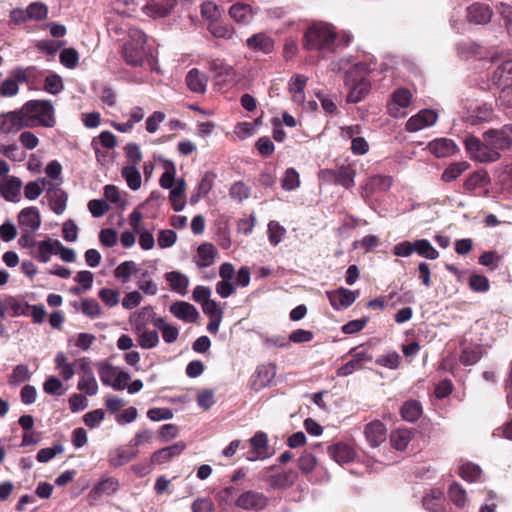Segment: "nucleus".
<instances>
[{
    "label": "nucleus",
    "mask_w": 512,
    "mask_h": 512,
    "mask_svg": "<svg viewBox=\"0 0 512 512\" xmlns=\"http://www.w3.org/2000/svg\"><path fill=\"white\" fill-rule=\"evenodd\" d=\"M304 47L307 50H318L326 53L334 52L338 47V35L329 24H313L305 32Z\"/></svg>",
    "instance_id": "1"
},
{
    "label": "nucleus",
    "mask_w": 512,
    "mask_h": 512,
    "mask_svg": "<svg viewBox=\"0 0 512 512\" xmlns=\"http://www.w3.org/2000/svg\"><path fill=\"white\" fill-rule=\"evenodd\" d=\"M60 182L54 184L46 178H39L34 181V199H36L43 191H46L45 198L49 208L57 215L62 214L66 209L67 194L59 188Z\"/></svg>",
    "instance_id": "2"
},
{
    "label": "nucleus",
    "mask_w": 512,
    "mask_h": 512,
    "mask_svg": "<svg viewBox=\"0 0 512 512\" xmlns=\"http://www.w3.org/2000/svg\"><path fill=\"white\" fill-rule=\"evenodd\" d=\"M32 125V100L27 101L22 109L0 115V131L6 134L17 133Z\"/></svg>",
    "instance_id": "3"
},
{
    "label": "nucleus",
    "mask_w": 512,
    "mask_h": 512,
    "mask_svg": "<svg viewBox=\"0 0 512 512\" xmlns=\"http://www.w3.org/2000/svg\"><path fill=\"white\" fill-rule=\"evenodd\" d=\"M356 170L351 165H342L335 169H322L318 173L321 182L340 185L351 189L355 185Z\"/></svg>",
    "instance_id": "4"
},
{
    "label": "nucleus",
    "mask_w": 512,
    "mask_h": 512,
    "mask_svg": "<svg viewBox=\"0 0 512 512\" xmlns=\"http://www.w3.org/2000/svg\"><path fill=\"white\" fill-rule=\"evenodd\" d=\"M467 152L470 157L478 162H495L500 158V153L493 149L486 142L480 141V139L469 136L464 141Z\"/></svg>",
    "instance_id": "5"
},
{
    "label": "nucleus",
    "mask_w": 512,
    "mask_h": 512,
    "mask_svg": "<svg viewBox=\"0 0 512 512\" xmlns=\"http://www.w3.org/2000/svg\"><path fill=\"white\" fill-rule=\"evenodd\" d=\"M75 365L82 374L77 384L78 390L83 392L86 396L96 395L98 392V384L91 367V360L87 357H82L75 361Z\"/></svg>",
    "instance_id": "6"
},
{
    "label": "nucleus",
    "mask_w": 512,
    "mask_h": 512,
    "mask_svg": "<svg viewBox=\"0 0 512 512\" xmlns=\"http://www.w3.org/2000/svg\"><path fill=\"white\" fill-rule=\"evenodd\" d=\"M263 477L273 489H287L294 484L298 474L292 469L277 471L271 466L265 469Z\"/></svg>",
    "instance_id": "7"
},
{
    "label": "nucleus",
    "mask_w": 512,
    "mask_h": 512,
    "mask_svg": "<svg viewBox=\"0 0 512 512\" xmlns=\"http://www.w3.org/2000/svg\"><path fill=\"white\" fill-rule=\"evenodd\" d=\"M119 488L120 482L117 478L103 475L89 491L88 500L94 504L103 496H113Z\"/></svg>",
    "instance_id": "8"
},
{
    "label": "nucleus",
    "mask_w": 512,
    "mask_h": 512,
    "mask_svg": "<svg viewBox=\"0 0 512 512\" xmlns=\"http://www.w3.org/2000/svg\"><path fill=\"white\" fill-rule=\"evenodd\" d=\"M269 499L261 492L248 490L241 493L235 501V505L243 510L261 511L267 507Z\"/></svg>",
    "instance_id": "9"
},
{
    "label": "nucleus",
    "mask_w": 512,
    "mask_h": 512,
    "mask_svg": "<svg viewBox=\"0 0 512 512\" xmlns=\"http://www.w3.org/2000/svg\"><path fill=\"white\" fill-rule=\"evenodd\" d=\"M56 124L55 108L50 100H34V126L52 128Z\"/></svg>",
    "instance_id": "10"
},
{
    "label": "nucleus",
    "mask_w": 512,
    "mask_h": 512,
    "mask_svg": "<svg viewBox=\"0 0 512 512\" xmlns=\"http://www.w3.org/2000/svg\"><path fill=\"white\" fill-rule=\"evenodd\" d=\"M351 359L339 367L336 371L337 376H349L355 371L361 370L365 362L372 361V356L363 348H353L350 350Z\"/></svg>",
    "instance_id": "11"
},
{
    "label": "nucleus",
    "mask_w": 512,
    "mask_h": 512,
    "mask_svg": "<svg viewBox=\"0 0 512 512\" xmlns=\"http://www.w3.org/2000/svg\"><path fill=\"white\" fill-rule=\"evenodd\" d=\"M359 291H352L344 287L327 291L326 295L333 309L340 311L351 306L359 296Z\"/></svg>",
    "instance_id": "12"
},
{
    "label": "nucleus",
    "mask_w": 512,
    "mask_h": 512,
    "mask_svg": "<svg viewBox=\"0 0 512 512\" xmlns=\"http://www.w3.org/2000/svg\"><path fill=\"white\" fill-rule=\"evenodd\" d=\"M484 141L493 149L503 150L512 145V126H504L501 130H489L483 135Z\"/></svg>",
    "instance_id": "13"
},
{
    "label": "nucleus",
    "mask_w": 512,
    "mask_h": 512,
    "mask_svg": "<svg viewBox=\"0 0 512 512\" xmlns=\"http://www.w3.org/2000/svg\"><path fill=\"white\" fill-rule=\"evenodd\" d=\"M412 102V94L406 88L396 89L392 95L391 100L387 105L388 113L394 118L403 117L404 113L401 109L407 108Z\"/></svg>",
    "instance_id": "14"
},
{
    "label": "nucleus",
    "mask_w": 512,
    "mask_h": 512,
    "mask_svg": "<svg viewBox=\"0 0 512 512\" xmlns=\"http://www.w3.org/2000/svg\"><path fill=\"white\" fill-rule=\"evenodd\" d=\"M276 376V365L264 363L257 367L251 379V388L255 391L269 386Z\"/></svg>",
    "instance_id": "15"
},
{
    "label": "nucleus",
    "mask_w": 512,
    "mask_h": 512,
    "mask_svg": "<svg viewBox=\"0 0 512 512\" xmlns=\"http://www.w3.org/2000/svg\"><path fill=\"white\" fill-rule=\"evenodd\" d=\"M437 119L438 115L434 110L422 109L408 119L406 123V130L408 132H418L424 128L434 125Z\"/></svg>",
    "instance_id": "16"
},
{
    "label": "nucleus",
    "mask_w": 512,
    "mask_h": 512,
    "mask_svg": "<svg viewBox=\"0 0 512 512\" xmlns=\"http://www.w3.org/2000/svg\"><path fill=\"white\" fill-rule=\"evenodd\" d=\"M492 82L498 87H503L499 98L503 99L510 93L508 83L512 82V60L501 63L493 72Z\"/></svg>",
    "instance_id": "17"
},
{
    "label": "nucleus",
    "mask_w": 512,
    "mask_h": 512,
    "mask_svg": "<svg viewBox=\"0 0 512 512\" xmlns=\"http://www.w3.org/2000/svg\"><path fill=\"white\" fill-rule=\"evenodd\" d=\"M21 236L18 243L21 247L32 246V207L24 208L18 216Z\"/></svg>",
    "instance_id": "18"
},
{
    "label": "nucleus",
    "mask_w": 512,
    "mask_h": 512,
    "mask_svg": "<svg viewBox=\"0 0 512 512\" xmlns=\"http://www.w3.org/2000/svg\"><path fill=\"white\" fill-rule=\"evenodd\" d=\"M329 456L339 465L352 462L355 459V450L347 443L337 442L327 449Z\"/></svg>",
    "instance_id": "19"
},
{
    "label": "nucleus",
    "mask_w": 512,
    "mask_h": 512,
    "mask_svg": "<svg viewBox=\"0 0 512 512\" xmlns=\"http://www.w3.org/2000/svg\"><path fill=\"white\" fill-rule=\"evenodd\" d=\"M185 448H186L185 442H183V441L176 442L173 445L156 450L151 455V461H152V463H155L158 465L168 463L173 458L182 454V452L185 450Z\"/></svg>",
    "instance_id": "20"
},
{
    "label": "nucleus",
    "mask_w": 512,
    "mask_h": 512,
    "mask_svg": "<svg viewBox=\"0 0 512 512\" xmlns=\"http://www.w3.org/2000/svg\"><path fill=\"white\" fill-rule=\"evenodd\" d=\"M493 12L484 3H474L467 8V18L470 23L484 25L491 21Z\"/></svg>",
    "instance_id": "21"
},
{
    "label": "nucleus",
    "mask_w": 512,
    "mask_h": 512,
    "mask_svg": "<svg viewBox=\"0 0 512 512\" xmlns=\"http://www.w3.org/2000/svg\"><path fill=\"white\" fill-rule=\"evenodd\" d=\"M187 87L194 93L203 94L206 92L208 76L197 68L188 71L185 78Z\"/></svg>",
    "instance_id": "22"
},
{
    "label": "nucleus",
    "mask_w": 512,
    "mask_h": 512,
    "mask_svg": "<svg viewBox=\"0 0 512 512\" xmlns=\"http://www.w3.org/2000/svg\"><path fill=\"white\" fill-rule=\"evenodd\" d=\"M350 73L347 75V84L350 86V91L347 94L348 103L360 102L369 92L370 83L367 79L361 78L355 83H351Z\"/></svg>",
    "instance_id": "23"
},
{
    "label": "nucleus",
    "mask_w": 512,
    "mask_h": 512,
    "mask_svg": "<svg viewBox=\"0 0 512 512\" xmlns=\"http://www.w3.org/2000/svg\"><path fill=\"white\" fill-rule=\"evenodd\" d=\"M146 56L145 45H135L132 42H125L123 45V57L127 64L139 66Z\"/></svg>",
    "instance_id": "24"
},
{
    "label": "nucleus",
    "mask_w": 512,
    "mask_h": 512,
    "mask_svg": "<svg viewBox=\"0 0 512 512\" xmlns=\"http://www.w3.org/2000/svg\"><path fill=\"white\" fill-rule=\"evenodd\" d=\"M170 312L185 322H194L199 316L197 309L190 303L178 301L170 306Z\"/></svg>",
    "instance_id": "25"
},
{
    "label": "nucleus",
    "mask_w": 512,
    "mask_h": 512,
    "mask_svg": "<svg viewBox=\"0 0 512 512\" xmlns=\"http://www.w3.org/2000/svg\"><path fill=\"white\" fill-rule=\"evenodd\" d=\"M429 151L438 158H444L453 155L457 151V146L453 140L439 138L428 144Z\"/></svg>",
    "instance_id": "26"
},
{
    "label": "nucleus",
    "mask_w": 512,
    "mask_h": 512,
    "mask_svg": "<svg viewBox=\"0 0 512 512\" xmlns=\"http://www.w3.org/2000/svg\"><path fill=\"white\" fill-rule=\"evenodd\" d=\"M308 78L301 74H296L291 77L288 84V89L292 95V99L296 104L305 103V87Z\"/></svg>",
    "instance_id": "27"
},
{
    "label": "nucleus",
    "mask_w": 512,
    "mask_h": 512,
    "mask_svg": "<svg viewBox=\"0 0 512 512\" xmlns=\"http://www.w3.org/2000/svg\"><path fill=\"white\" fill-rule=\"evenodd\" d=\"M209 69L215 74L216 77L223 78V81L234 83L236 73L232 66L228 65L224 60L216 58L208 62Z\"/></svg>",
    "instance_id": "28"
},
{
    "label": "nucleus",
    "mask_w": 512,
    "mask_h": 512,
    "mask_svg": "<svg viewBox=\"0 0 512 512\" xmlns=\"http://www.w3.org/2000/svg\"><path fill=\"white\" fill-rule=\"evenodd\" d=\"M176 0H150L145 6L146 14L153 18L167 16L175 6Z\"/></svg>",
    "instance_id": "29"
},
{
    "label": "nucleus",
    "mask_w": 512,
    "mask_h": 512,
    "mask_svg": "<svg viewBox=\"0 0 512 512\" xmlns=\"http://www.w3.org/2000/svg\"><path fill=\"white\" fill-rule=\"evenodd\" d=\"M364 433L372 447H377L386 440V428L380 421L367 424Z\"/></svg>",
    "instance_id": "30"
},
{
    "label": "nucleus",
    "mask_w": 512,
    "mask_h": 512,
    "mask_svg": "<svg viewBox=\"0 0 512 512\" xmlns=\"http://www.w3.org/2000/svg\"><path fill=\"white\" fill-rule=\"evenodd\" d=\"M249 49L253 51L269 54L274 49V41L271 37L264 33H257L249 37L246 41Z\"/></svg>",
    "instance_id": "31"
},
{
    "label": "nucleus",
    "mask_w": 512,
    "mask_h": 512,
    "mask_svg": "<svg viewBox=\"0 0 512 512\" xmlns=\"http://www.w3.org/2000/svg\"><path fill=\"white\" fill-rule=\"evenodd\" d=\"M217 256V249L211 243H203L197 249V255L195 256L196 265L199 268L210 267Z\"/></svg>",
    "instance_id": "32"
},
{
    "label": "nucleus",
    "mask_w": 512,
    "mask_h": 512,
    "mask_svg": "<svg viewBox=\"0 0 512 512\" xmlns=\"http://www.w3.org/2000/svg\"><path fill=\"white\" fill-rule=\"evenodd\" d=\"M21 181L16 177H6L0 183V193L8 201H17L21 190Z\"/></svg>",
    "instance_id": "33"
},
{
    "label": "nucleus",
    "mask_w": 512,
    "mask_h": 512,
    "mask_svg": "<svg viewBox=\"0 0 512 512\" xmlns=\"http://www.w3.org/2000/svg\"><path fill=\"white\" fill-rule=\"evenodd\" d=\"M138 451L128 452L122 447L112 449L108 453V463L113 468L121 467L136 458Z\"/></svg>",
    "instance_id": "34"
},
{
    "label": "nucleus",
    "mask_w": 512,
    "mask_h": 512,
    "mask_svg": "<svg viewBox=\"0 0 512 512\" xmlns=\"http://www.w3.org/2000/svg\"><path fill=\"white\" fill-rule=\"evenodd\" d=\"M391 185L392 178L390 176L375 175L369 179L363 188L362 196H368V190L370 192H385L390 189Z\"/></svg>",
    "instance_id": "35"
},
{
    "label": "nucleus",
    "mask_w": 512,
    "mask_h": 512,
    "mask_svg": "<svg viewBox=\"0 0 512 512\" xmlns=\"http://www.w3.org/2000/svg\"><path fill=\"white\" fill-rule=\"evenodd\" d=\"M166 281L171 289L181 295H185L189 285V279L186 275L179 271H171L165 275Z\"/></svg>",
    "instance_id": "36"
},
{
    "label": "nucleus",
    "mask_w": 512,
    "mask_h": 512,
    "mask_svg": "<svg viewBox=\"0 0 512 512\" xmlns=\"http://www.w3.org/2000/svg\"><path fill=\"white\" fill-rule=\"evenodd\" d=\"M144 322L136 324V330L139 333L138 344L143 349H151L158 345L159 336L156 330H142Z\"/></svg>",
    "instance_id": "37"
},
{
    "label": "nucleus",
    "mask_w": 512,
    "mask_h": 512,
    "mask_svg": "<svg viewBox=\"0 0 512 512\" xmlns=\"http://www.w3.org/2000/svg\"><path fill=\"white\" fill-rule=\"evenodd\" d=\"M34 246H37L39 261L44 263L48 262L52 255H57V248H59L58 240L56 239L34 242Z\"/></svg>",
    "instance_id": "38"
},
{
    "label": "nucleus",
    "mask_w": 512,
    "mask_h": 512,
    "mask_svg": "<svg viewBox=\"0 0 512 512\" xmlns=\"http://www.w3.org/2000/svg\"><path fill=\"white\" fill-rule=\"evenodd\" d=\"M97 367L98 374L103 385L111 387L121 369L105 361L97 363Z\"/></svg>",
    "instance_id": "39"
},
{
    "label": "nucleus",
    "mask_w": 512,
    "mask_h": 512,
    "mask_svg": "<svg viewBox=\"0 0 512 512\" xmlns=\"http://www.w3.org/2000/svg\"><path fill=\"white\" fill-rule=\"evenodd\" d=\"M230 16L239 23H248L253 17L252 7L244 3H236L230 7Z\"/></svg>",
    "instance_id": "40"
},
{
    "label": "nucleus",
    "mask_w": 512,
    "mask_h": 512,
    "mask_svg": "<svg viewBox=\"0 0 512 512\" xmlns=\"http://www.w3.org/2000/svg\"><path fill=\"white\" fill-rule=\"evenodd\" d=\"M489 183V176L485 171H476L472 173L464 183V189L471 193L477 188H483Z\"/></svg>",
    "instance_id": "41"
},
{
    "label": "nucleus",
    "mask_w": 512,
    "mask_h": 512,
    "mask_svg": "<svg viewBox=\"0 0 512 512\" xmlns=\"http://www.w3.org/2000/svg\"><path fill=\"white\" fill-rule=\"evenodd\" d=\"M121 175L131 190L136 191L141 187V174L135 165L123 167Z\"/></svg>",
    "instance_id": "42"
},
{
    "label": "nucleus",
    "mask_w": 512,
    "mask_h": 512,
    "mask_svg": "<svg viewBox=\"0 0 512 512\" xmlns=\"http://www.w3.org/2000/svg\"><path fill=\"white\" fill-rule=\"evenodd\" d=\"M481 473V467L473 462H465L459 468V475L461 478L470 483L478 481Z\"/></svg>",
    "instance_id": "43"
},
{
    "label": "nucleus",
    "mask_w": 512,
    "mask_h": 512,
    "mask_svg": "<svg viewBox=\"0 0 512 512\" xmlns=\"http://www.w3.org/2000/svg\"><path fill=\"white\" fill-rule=\"evenodd\" d=\"M415 253L429 260H435L439 257V252L432 246L427 239H417L414 241Z\"/></svg>",
    "instance_id": "44"
},
{
    "label": "nucleus",
    "mask_w": 512,
    "mask_h": 512,
    "mask_svg": "<svg viewBox=\"0 0 512 512\" xmlns=\"http://www.w3.org/2000/svg\"><path fill=\"white\" fill-rule=\"evenodd\" d=\"M74 307L77 309H80L83 314H85L86 316H88L92 319L98 318L102 314L101 306L94 299H90V298L83 299L79 305L77 303H75Z\"/></svg>",
    "instance_id": "45"
},
{
    "label": "nucleus",
    "mask_w": 512,
    "mask_h": 512,
    "mask_svg": "<svg viewBox=\"0 0 512 512\" xmlns=\"http://www.w3.org/2000/svg\"><path fill=\"white\" fill-rule=\"evenodd\" d=\"M492 114H493L492 106L487 103H482L471 111V115L469 116V121L472 124H478L480 122L488 121L491 119Z\"/></svg>",
    "instance_id": "46"
},
{
    "label": "nucleus",
    "mask_w": 512,
    "mask_h": 512,
    "mask_svg": "<svg viewBox=\"0 0 512 512\" xmlns=\"http://www.w3.org/2000/svg\"><path fill=\"white\" fill-rule=\"evenodd\" d=\"M207 29L216 38L232 39L234 35L231 27L218 20L210 21Z\"/></svg>",
    "instance_id": "47"
},
{
    "label": "nucleus",
    "mask_w": 512,
    "mask_h": 512,
    "mask_svg": "<svg viewBox=\"0 0 512 512\" xmlns=\"http://www.w3.org/2000/svg\"><path fill=\"white\" fill-rule=\"evenodd\" d=\"M412 433L407 429H397L391 433L390 441L397 450H404L410 443Z\"/></svg>",
    "instance_id": "48"
},
{
    "label": "nucleus",
    "mask_w": 512,
    "mask_h": 512,
    "mask_svg": "<svg viewBox=\"0 0 512 512\" xmlns=\"http://www.w3.org/2000/svg\"><path fill=\"white\" fill-rule=\"evenodd\" d=\"M449 499L457 507L463 508L467 502V493L459 483H452L448 489Z\"/></svg>",
    "instance_id": "49"
},
{
    "label": "nucleus",
    "mask_w": 512,
    "mask_h": 512,
    "mask_svg": "<svg viewBox=\"0 0 512 512\" xmlns=\"http://www.w3.org/2000/svg\"><path fill=\"white\" fill-rule=\"evenodd\" d=\"M401 414L404 420L414 422L421 416L422 407L417 401H407L402 406Z\"/></svg>",
    "instance_id": "50"
},
{
    "label": "nucleus",
    "mask_w": 512,
    "mask_h": 512,
    "mask_svg": "<svg viewBox=\"0 0 512 512\" xmlns=\"http://www.w3.org/2000/svg\"><path fill=\"white\" fill-rule=\"evenodd\" d=\"M469 167L465 161L450 164L442 173V180L444 182H452L456 180L464 171Z\"/></svg>",
    "instance_id": "51"
},
{
    "label": "nucleus",
    "mask_w": 512,
    "mask_h": 512,
    "mask_svg": "<svg viewBox=\"0 0 512 512\" xmlns=\"http://www.w3.org/2000/svg\"><path fill=\"white\" fill-rule=\"evenodd\" d=\"M423 506L426 510L431 512H437L442 509L443 506V496L440 491H432L423 497Z\"/></svg>",
    "instance_id": "52"
},
{
    "label": "nucleus",
    "mask_w": 512,
    "mask_h": 512,
    "mask_svg": "<svg viewBox=\"0 0 512 512\" xmlns=\"http://www.w3.org/2000/svg\"><path fill=\"white\" fill-rule=\"evenodd\" d=\"M64 89L62 78L58 74H49L44 80L43 90L49 94L57 95Z\"/></svg>",
    "instance_id": "53"
},
{
    "label": "nucleus",
    "mask_w": 512,
    "mask_h": 512,
    "mask_svg": "<svg viewBox=\"0 0 512 512\" xmlns=\"http://www.w3.org/2000/svg\"><path fill=\"white\" fill-rule=\"evenodd\" d=\"M55 364L64 380H70L74 376L75 371L73 364L67 361V358L63 353H58L56 355Z\"/></svg>",
    "instance_id": "54"
},
{
    "label": "nucleus",
    "mask_w": 512,
    "mask_h": 512,
    "mask_svg": "<svg viewBox=\"0 0 512 512\" xmlns=\"http://www.w3.org/2000/svg\"><path fill=\"white\" fill-rule=\"evenodd\" d=\"M138 271L137 265L134 261L128 260L121 263L114 271V275L117 279H121L123 282H127L131 275Z\"/></svg>",
    "instance_id": "55"
},
{
    "label": "nucleus",
    "mask_w": 512,
    "mask_h": 512,
    "mask_svg": "<svg viewBox=\"0 0 512 512\" xmlns=\"http://www.w3.org/2000/svg\"><path fill=\"white\" fill-rule=\"evenodd\" d=\"M59 60L64 67L74 69L78 65L79 54L74 48H65L60 52Z\"/></svg>",
    "instance_id": "56"
},
{
    "label": "nucleus",
    "mask_w": 512,
    "mask_h": 512,
    "mask_svg": "<svg viewBox=\"0 0 512 512\" xmlns=\"http://www.w3.org/2000/svg\"><path fill=\"white\" fill-rule=\"evenodd\" d=\"M483 356L482 348L479 346L466 348L462 351L460 356V362L463 365H474L476 364Z\"/></svg>",
    "instance_id": "57"
},
{
    "label": "nucleus",
    "mask_w": 512,
    "mask_h": 512,
    "mask_svg": "<svg viewBox=\"0 0 512 512\" xmlns=\"http://www.w3.org/2000/svg\"><path fill=\"white\" fill-rule=\"evenodd\" d=\"M375 362L388 369H397L400 364V355L396 351H387L380 355Z\"/></svg>",
    "instance_id": "58"
},
{
    "label": "nucleus",
    "mask_w": 512,
    "mask_h": 512,
    "mask_svg": "<svg viewBox=\"0 0 512 512\" xmlns=\"http://www.w3.org/2000/svg\"><path fill=\"white\" fill-rule=\"evenodd\" d=\"M286 230L276 221H270L268 224V238L271 245L276 246L281 241Z\"/></svg>",
    "instance_id": "59"
},
{
    "label": "nucleus",
    "mask_w": 512,
    "mask_h": 512,
    "mask_svg": "<svg viewBox=\"0 0 512 512\" xmlns=\"http://www.w3.org/2000/svg\"><path fill=\"white\" fill-rule=\"evenodd\" d=\"M300 185L299 174L294 168H288L282 179V188L286 191H292Z\"/></svg>",
    "instance_id": "60"
},
{
    "label": "nucleus",
    "mask_w": 512,
    "mask_h": 512,
    "mask_svg": "<svg viewBox=\"0 0 512 512\" xmlns=\"http://www.w3.org/2000/svg\"><path fill=\"white\" fill-rule=\"evenodd\" d=\"M232 199L242 202L247 199L250 195V188L243 182H235L229 191Z\"/></svg>",
    "instance_id": "61"
},
{
    "label": "nucleus",
    "mask_w": 512,
    "mask_h": 512,
    "mask_svg": "<svg viewBox=\"0 0 512 512\" xmlns=\"http://www.w3.org/2000/svg\"><path fill=\"white\" fill-rule=\"evenodd\" d=\"M469 287L474 292H487L490 288V283L486 276L472 274L469 279Z\"/></svg>",
    "instance_id": "62"
},
{
    "label": "nucleus",
    "mask_w": 512,
    "mask_h": 512,
    "mask_svg": "<svg viewBox=\"0 0 512 512\" xmlns=\"http://www.w3.org/2000/svg\"><path fill=\"white\" fill-rule=\"evenodd\" d=\"M317 464L316 457L309 452H304L301 457L298 459V468L304 474H309L313 471Z\"/></svg>",
    "instance_id": "63"
},
{
    "label": "nucleus",
    "mask_w": 512,
    "mask_h": 512,
    "mask_svg": "<svg viewBox=\"0 0 512 512\" xmlns=\"http://www.w3.org/2000/svg\"><path fill=\"white\" fill-rule=\"evenodd\" d=\"M177 240V234L171 229L160 230L157 242L160 248L165 249L173 246Z\"/></svg>",
    "instance_id": "64"
}]
</instances>
